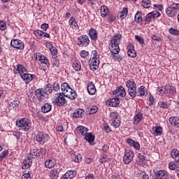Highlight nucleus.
Listing matches in <instances>:
<instances>
[{"mask_svg":"<svg viewBox=\"0 0 179 179\" xmlns=\"http://www.w3.org/2000/svg\"><path fill=\"white\" fill-rule=\"evenodd\" d=\"M113 94H116V96L120 97H125L127 96V91H125L124 87L118 86L115 90L113 91Z\"/></svg>","mask_w":179,"mask_h":179,"instance_id":"dca6fc26","label":"nucleus"},{"mask_svg":"<svg viewBox=\"0 0 179 179\" xmlns=\"http://www.w3.org/2000/svg\"><path fill=\"white\" fill-rule=\"evenodd\" d=\"M103 131L108 134V132H111V127L107 123L103 124Z\"/></svg>","mask_w":179,"mask_h":179,"instance_id":"0e129e2a","label":"nucleus"},{"mask_svg":"<svg viewBox=\"0 0 179 179\" xmlns=\"http://www.w3.org/2000/svg\"><path fill=\"white\" fill-rule=\"evenodd\" d=\"M16 125L20 128V131H24V132H29V131L31 129V124L30 120L27 118H22L20 120H17Z\"/></svg>","mask_w":179,"mask_h":179,"instance_id":"20e7f679","label":"nucleus"},{"mask_svg":"<svg viewBox=\"0 0 179 179\" xmlns=\"http://www.w3.org/2000/svg\"><path fill=\"white\" fill-rule=\"evenodd\" d=\"M106 103L110 106V107H117L120 104V99L113 98L106 101Z\"/></svg>","mask_w":179,"mask_h":179,"instance_id":"cd10ccee","label":"nucleus"},{"mask_svg":"<svg viewBox=\"0 0 179 179\" xmlns=\"http://www.w3.org/2000/svg\"><path fill=\"white\" fill-rule=\"evenodd\" d=\"M61 90V86H59V83H53V92H59V90Z\"/></svg>","mask_w":179,"mask_h":179,"instance_id":"bf43d9fd","label":"nucleus"},{"mask_svg":"<svg viewBox=\"0 0 179 179\" xmlns=\"http://www.w3.org/2000/svg\"><path fill=\"white\" fill-rule=\"evenodd\" d=\"M50 177L51 179H58V177H59L58 169H52L50 172Z\"/></svg>","mask_w":179,"mask_h":179,"instance_id":"c9c22d12","label":"nucleus"},{"mask_svg":"<svg viewBox=\"0 0 179 179\" xmlns=\"http://www.w3.org/2000/svg\"><path fill=\"white\" fill-rule=\"evenodd\" d=\"M52 103L57 107L64 106V104H66V99H65V95L61 92L53 94Z\"/></svg>","mask_w":179,"mask_h":179,"instance_id":"7ed1b4c3","label":"nucleus"},{"mask_svg":"<svg viewBox=\"0 0 179 179\" xmlns=\"http://www.w3.org/2000/svg\"><path fill=\"white\" fill-rule=\"evenodd\" d=\"M13 71L15 75H17V73H19L20 76L22 75H24L25 72H27V69H26V67H24V66L22 64L17 65V68H15Z\"/></svg>","mask_w":179,"mask_h":179,"instance_id":"4be33fe9","label":"nucleus"},{"mask_svg":"<svg viewBox=\"0 0 179 179\" xmlns=\"http://www.w3.org/2000/svg\"><path fill=\"white\" fill-rule=\"evenodd\" d=\"M89 44H90V40L89 39V36H87V35H82L78 38L77 45L79 47H87Z\"/></svg>","mask_w":179,"mask_h":179,"instance_id":"9d476101","label":"nucleus"},{"mask_svg":"<svg viewBox=\"0 0 179 179\" xmlns=\"http://www.w3.org/2000/svg\"><path fill=\"white\" fill-rule=\"evenodd\" d=\"M84 136L87 142H89L90 145H93V142H94V136H93L92 133H87V134Z\"/></svg>","mask_w":179,"mask_h":179,"instance_id":"58836bf2","label":"nucleus"},{"mask_svg":"<svg viewBox=\"0 0 179 179\" xmlns=\"http://www.w3.org/2000/svg\"><path fill=\"white\" fill-rule=\"evenodd\" d=\"M80 57H81V58H86L87 57H89V52L86 50H82L80 52Z\"/></svg>","mask_w":179,"mask_h":179,"instance_id":"e2e57ef3","label":"nucleus"},{"mask_svg":"<svg viewBox=\"0 0 179 179\" xmlns=\"http://www.w3.org/2000/svg\"><path fill=\"white\" fill-rule=\"evenodd\" d=\"M10 45L17 50H23L24 48V43L19 39H13L10 42Z\"/></svg>","mask_w":179,"mask_h":179,"instance_id":"ddd939ff","label":"nucleus"},{"mask_svg":"<svg viewBox=\"0 0 179 179\" xmlns=\"http://www.w3.org/2000/svg\"><path fill=\"white\" fill-rule=\"evenodd\" d=\"M76 177V171H67L65 174H64L60 179H72Z\"/></svg>","mask_w":179,"mask_h":179,"instance_id":"b1692460","label":"nucleus"},{"mask_svg":"<svg viewBox=\"0 0 179 179\" xmlns=\"http://www.w3.org/2000/svg\"><path fill=\"white\" fill-rule=\"evenodd\" d=\"M42 90L45 92V94L48 96V94H51L52 93V87L51 84H46L43 88H41Z\"/></svg>","mask_w":179,"mask_h":179,"instance_id":"79ce46f5","label":"nucleus"},{"mask_svg":"<svg viewBox=\"0 0 179 179\" xmlns=\"http://www.w3.org/2000/svg\"><path fill=\"white\" fill-rule=\"evenodd\" d=\"M52 108V105L50 103H45L42 107H41V111L42 113H44L45 114L47 113H50Z\"/></svg>","mask_w":179,"mask_h":179,"instance_id":"7c9ffc66","label":"nucleus"},{"mask_svg":"<svg viewBox=\"0 0 179 179\" xmlns=\"http://www.w3.org/2000/svg\"><path fill=\"white\" fill-rule=\"evenodd\" d=\"M110 162V158L106 155H102L99 159V163L103 164V163H107Z\"/></svg>","mask_w":179,"mask_h":179,"instance_id":"603ef678","label":"nucleus"},{"mask_svg":"<svg viewBox=\"0 0 179 179\" xmlns=\"http://www.w3.org/2000/svg\"><path fill=\"white\" fill-rule=\"evenodd\" d=\"M0 30H1V31L6 30V23L3 20L0 21Z\"/></svg>","mask_w":179,"mask_h":179,"instance_id":"338daca9","label":"nucleus"},{"mask_svg":"<svg viewBox=\"0 0 179 179\" xmlns=\"http://www.w3.org/2000/svg\"><path fill=\"white\" fill-rule=\"evenodd\" d=\"M69 26L71 29H76L78 27V23H76V20H75V17H71L69 21Z\"/></svg>","mask_w":179,"mask_h":179,"instance_id":"49530a36","label":"nucleus"},{"mask_svg":"<svg viewBox=\"0 0 179 179\" xmlns=\"http://www.w3.org/2000/svg\"><path fill=\"white\" fill-rule=\"evenodd\" d=\"M169 122L175 127V128H179V118L178 117H171L169 118Z\"/></svg>","mask_w":179,"mask_h":179,"instance_id":"473e14b6","label":"nucleus"},{"mask_svg":"<svg viewBox=\"0 0 179 179\" xmlns=\"http://www.w3.org/2000/svg\"><path fill=\"white\" fill-rule=\"evenodd\" d=\"M169 8H171L173 10H177V9H179V3H173L170 5Z\"/></svg>","mask_w":179,"mask_h":179,"instance_id":"774afa93","label":"nucleus"},{"mask_svg":"<svg viewBox=\"0 0 179 179\" xmlns=\"http://www.w3.org/2000/svg\"><path fill=\"white\" fill-rule=\"evenodd\" d=\"M169 33V34H172V36H179V30L174 28H170Z\"/></svg>","mask_w":179,"mask_h":179,"instance_id":"6e6d98bb","label":"nucleus"},{"mask_svg":"<svg viewBox=\"0 0 179 179\" xmlns=\"http://www.w3.org/2000/svg\"><path fill=\"white\" fill-rule=\"evenodd\" d=\"M152 134L154 136H162L163 134V127L161 126H156L152 128Z\"/></svg>","mask_w":179,"mask_h":179,"instance_id":"5701e85b","label":"nucleus"},{"mask_svg":"<svg viewBox=\"0 0 179 179\" xmlns=\"http://www.w3.org/2000/svg\"><path fill=\"white\" fill-rule=\"evenodd\" d=\"M153 9H155L156 10H153L151 13H149L145 16L144 20V22H145V24L147 23H150L152 19H156V17H160L162 14L157 10H162L163 9V6L159 4H153Z\"/></svg>","mask_w":179,"mask_h":179,"instance_id":"f257e3e1","label":"nucleus"},{"mask_svg":"<svg viewBox=\"0 0 179 179\" xmlns=\"http://www.w3.org/2000/svg\"><path fill=\"white\" fill-rule=\"evenodd\" d=\"M88 36L92 41H97V39L99 38V34L97 33V31L93 28H91L89 30Z\"/></svg>","mask_w":179,"mask_h":179,"instance_id":"393cba45","label":"nucleus"},{"mask_svg":"<svg viewBox=\"0 0 179 179\" xmlns=\"http://www.w3.org/2000/svg\"><path fill=\"white\" fill-rule=\"evenodd\" d=\"M129 48V49L127 51V55H129L130 58H136V50H135V47H134L132 45H130Z\"/></svg>","mask_w":179,"mask_h":179,"instance_id":"c85d7f7f","label":"nucleus"},{"mask_svg":"<svg viewBox=\"0 0 179 179\" xmlns=\"http://www.w3.org/2000/svg\"><path fill=\"white\" fill-rule=\"evenodd\" d=\"M34 78H36L35 74H30L26 72L21 76V78L27 85L30 83V82H31Z\"/></svg>","mask_w":179,"mask_h":179,"instance_id":"f3484780","label":"nucleus"},{"mask_svg":"<svg viewBox=\"0 0 179 179\" xmlns=\"http://www.w3.org/2000/svg\"><path fill=\"white\" fill-rule=\"evenodd\" d=\"M35 95L37 100L41 103L43 101H45L47 100V94L45 92L42 88H38L35 91Z\"/></svg>","mask_w":179,"mask_h":179,"instance_id":"1a4fd4ad","label":"nucleus"},{"mask_svg":"<svg viewBox=\"0 0 179 179\" xmlns=\"http://www.w3.org/2000/svg\"><path fill=\"white\" fill-rule=\"evenodd\" d=\"M57 162L55 159H49L44 163V166L46 169H54Z\"/></svg>","mask_w":179,"mask_h":179,"instance_id":"a878e982","label":"nucleus"},{"mask_svg":"<svg viewBox=\"0 0 179 179\" xmlns=\"http://www.w3.org/2000/svg\"><path fill=\"white\" fill-rule=\"evenodd\" d=\"M110 121H111L112 127L114 128H120L121 127V118L117 112H111L109 115Z\"/></svg>","mask_w":179,"mask_h":179,"instance_id":"423d86ee","label":"nucleus"},{"mask_svg":"<svg viewBox=\"0 0 179 179\" xmlns=\"http://www.w3.org/2000/svg\"><path fill=\"white\" fill-rule=\"evenodd\" d=\"M109 50L112 54H118L120 51V43L110 42L109 45Z\"/></svg>","mask_w":179,"mask_h":179,"instance_id":"6ab92c4d","label":"nucleus"},{"mask_svg":"<svg viewBox=\"0 0 179 179\" xmlns=\"http://www.w3.org/2000/svg\"><path fill=\"white\" fill-rule=\"evenodd\" d=\"M126 142L131 148H134L136 150H139L141 149V144H139V142L135 141L132 138H127Z\"/></svg>","mask_w":179,"mask_h":179,"instance_id":"aec40b11","label":"nucleus"},{"mask_svg":"<svg viewBox=\"0 0 179 179\" xmlns=\"http://www.w3.org/2000/svg\"><path fill=\"white\" fill-rule=\"evenodd\" d=\"M77 131L79 134H81V135H83V136H86V135H87V128L83 126H78L77 127Z\"/></svg>","mask_w":179,"mask_h":179,"instance_id":"ea45409f","label":"nucleus"},{"mask_svg":"<svg viewBox=\"0 0 179 179\" xmlns=\"http://www.w3.org/2000/svg\"><path fill=\"white\" fill-rule=\"evenodd\" d=\"M166 13L169 17H174V16L177 15V12H176V10L171 8L170 6L166 9Z\"/></svg>","mask_w":179,"mask_h":179,"instance_id":"a19ab883","label":"nucleus"},{"mask_svg":"<svg viewBox=\"0 0 179 179\" xmlns=\"http://www.w3.org/2000/svg\"><path fill=\"white\" fill-rule=\"evenodd\" d=\"M43 153V148L41 150H38L37 148L31 149L29 152V153L27 155L29 159H36V157H40L41 154Z\"/></svg>","mask_w":179,"mask_h":179,"instance_id":"9b49d317","label":"nucleus"},{"mask_svg":"<svg viewBox=\"0 0 179 179\" xmlns=\"http://www.w3.org/2000/svg\"><path fill=\"white\" fill-rule=\"evenodd\" d=\"M87 90L91 96H93V94H96V86L93 85V83L90 82L88 83Z\"/></svg>","mask_w":179,"mask_h":179,"instance_id":"c756f323","label":"nucleus"},{"mask_svg":"<svg viewBox=\"0 0 179 179\" xmlns=\"http://www.w3.org/2000/svg\"><path fill=\"white\" fill-rule=\"evenodd\" d=\"M35 139L40 145H44L50 139V136L45 133L38 131L35 136Z\"/></svg>","mask_w":179,"mask_h":179,"instance_id":"0eeeda50","label":"nucleus"},{"mask_svg":"<svg viewBox=\"0 0 179 179\" xmlns=\"http://www.w3.org/2000/svg\"><path fill=\"white\" fill-rule=\"evenodd\" d=\"M136 40L139 43V44H145V41L142 38V37L139 35L135 36Z\"/></svg>","mask_w":179,"mask_h":179,"instance_id":"69168bd1","label":"nucleus"},{"mask_svg":"<svg viewBox=\"0 0 179 179\" xmlns=\"http://www.w3.org/2000/svg\"><path fill=\"white\" fill-rule=\"evenodd\" d=\"M90 68L91 71L94 72L99 69V65H100V60L99 59H90Z\"/></svg>","mask_w":179,"mask_h":179,"instance_id":"2eb2a0df","label":"nucleus"},{"mask_svg":"<svg viewBox=\"0 0 179 179\" xmlns=\"http://www.w3.org/2000/svg\"><path fill=\"white\" fill-rule=\"evenodd\" d=\"M31 164H33V159L31 158H29L27 155V158L23 160L22 163V169L23 170H27V169H30L31 167Z\"/></svg>","mask_w":179,"mask_h":179,"instance_id":"412c9836","label":"nucleus"},{"mask_svg":"<svg viewBox=\"0 0 179 179\" xmlns=\"http://www.w3.org/2000/svg\"><path fill=\"white\" fill-rule=\"evenodd\" d=\"M73 68L74 71H76V72H79V71L82 69V64H80V62L76 61L73 63Z\"/></svg>","mask_w":179,"mask_h":179,"instance_id":"de8ad7c7","label":"nucleus"},{"mask_svg":"<svg viewBox=\"0 0 179 179\" xmlns=\"http://www.w3.org/2000/svg\"><path fill=\"white\" fill-rule=\"evenodd\" d=\"M85 113V110L83 109L78 108L75 110L74 113H73V118H79L82 117V115Z\"/></svg>","mask_w":179,"mask_h":179,"instance_id":"c03bdc74","label":"nucleus"},{"mask_svg":"<svg viewBox=\"0 0 179 179\" xmlns=\"http://www.w3.org/2000/svg\"><path fill=\"white\" fill-rule=\"evenodd\" d=\"M8 150L3 151L0 154V162H2V160H3V159H5L6 157V156H8Z\"/></svg>","mask_w":179,"mask_h":179,"instance_id":"052dcab7","label":"nucleus"},{"mask_svg":"<svg viewBox=\"0 0 179 179\" xmlns=\"http://www.w3.org/2000/svg\"><path fill=\"white\" fill-rule=\"evenodd\" d=\"M118 16H120V19H121V20L125 19V17L128 16V8H123L122 10L119 13Z\"/></svg>","mask_w":179,"mask_h":179,"instance_id":"37998d69","label":"nucleus"},{"mask_svg":"<svg viewBox=\"0 0 179 179\" xmlns=\"http://www.w3.org/2000/svg\"><path fill=\"white\" fill-rule=\"evenodd\" d=\"M142 118H143V113L137 112L134 116L133 124H134V125H138V123L142 121Z\"/></svg>","mask_w":179,"mask_h":179,"instance_id":"bb28decb","label":"nucleus"},{"mask_svg":"<svg viewBox=\"0 0 179 179\" xmlns=\"http://www.w3.org/2000/svg\"><path fill=\"white\" fill-rule=\"evenodd\" d=\"M87 110L89 111L90 115L96 114V112L98 111L99 108L96 106H93L88 108Z\"/></svg>","mask_w":179,"mask_h":179,"instance_id":"864d4df0","label":"nucleus"},{"mask_svg":"<svg viewBox=\"0 0 179 179\" xmlns=\"http://www.w3.org/2000/svg\"><path fill=\"white\" fill-rule=\"evenodd\" d=\"M166 90V97H174L176 94H177V91L176 90V87L171 85H165Z\"/></svg>","mask_w":179,"mask_h":179,"instance_id":"f8f14e48","label":"nucleus"},{"mask_svg":"<svg viewBox=\"0 0 179 179\" xmlns=\"http://www.w3.org/2000/svg\"><path fill=\"white\" fill-rule=\"evenodd\" d=\"M100 10L101 17H106V16L108 15V12H110V10H108V7H107L106 6H101Z\"/></svg>","mask_w":179,"mask_h":179,"instance_id":"4c0bfd02","label":"nucleus"},{"mask_svg":"<svg viewBox=\"0 0 179 179\" xmlns=\"http://www.w3.org/2000/svg\"><path fill=\"white\" fill-rule=\"evenodd\" d=\"M20 102L17 100H14L9 103L10 108H17Z\"/></svg>","mask_w":179,"mask_h":179,"instance_id":"3c124183","label":"nucleus"},{"mask_svg":"<svg viewBox=\"0 0 179 179\" xmlns=\"http://www.w3.org/2000/svg\"><path fill=\"white\" fill-rule=\"evenodd\" d=\"M122 35L121 34H116L113 36L112 40H110V43H113L115 44H120L121 43V38Z\"/></svg>","mask_w":179,"mask_h":179,"instance_id":"72a5a7b5","label":"nucleus"},{"mask_svg":"<svg viewBox=\"0 0 179 179\" xmlns=\"http://www.w3.org/2000/svg\"><path fill=\"white\" fill-rule=\"evenodd\" d=\"M134 157H135V153H134V151L129 149H126L124 150V155L123 157V162L124 164H129V163L134 160Z\"/></svg>","mask_w":179,"mask_h":179,"instance_id":"6e6552de","label":"nucleus"},{"mask_svg":"<svg viewBox=\"0 0 179 179\" xmlns=\"http://www.w3.org/2000/svg\"><path fill=\"white\" fill-rule=\"evenodd\" d=\"M34 34L36 36V37L41 39V38H43L44 32L40 30H36V31H34Z\"/></svg>","mask_w":179,"mask_h":179,"instance_id":"4d7b16f0","label":"nucleus"},{"mask_svg":"<svg viewBox=\"0 0 179 179\" xmlns=\"http://www.w3.org/2000/svg\"><path fill=\"white\" fill-rule=\"evenodd\" d=\"M110 57L113 58V59H114V61H121L122 59V57H120V55H118V54H114L113 53Z\"/></svg>","mask_w":179,"mask_h":179,"instance_id":"680f3d73","label":"nucleus"},{"mask_svg":"<svg viewBox=\"0 0 179 179\" xmlns=\"http://www.w3.org/2000/svg\"><path fill=\"white\" fill-rule=\"evenodd\" d=\"M48 48L50 50V54L55 57V55H57L58 54V51L57 50V48L52 45L51 44H48Z\"/></svg>","mask_w":179,"mask_h":179,"instance_id":"09e8293b","label":"nucleus"},{"mask_svg":"<svg viewBox=\"0 0 179 179\" xmlns=\"http://www.w3.org/2000/svg\"><path fill=\"white\" fill-rule=\"evenodd\" d=\"M155 178L156 179H167L169 178V174L167 173V171L164 170H159L157 171L155 173Z\"/></svg>","mask_w":179,"mask_h":179,"instance_id":"a211bd4d","label":"nucleus"},{"mask_svg":"<svg viewBox=\"0 0 179 179\" xmlns=\"http://www.w3.org/2000/svg\"><path fill=\"white\" fill-rule=\"evenodd\" d=\"M51 62L53 66H55L56 68H58L59 66V60H58V59L52 57Z\"/></svg>","mask_w":179,"mask_h":179,"instance_id":"13d9d810","label":"nucleus"},{"mask_svg":"<svg viewBox=\"0 0 179 179\" xmlns=\"http://www.w3.org/2000/svg\"><path fill=\"white\" fill-rule=\"evenodd\" d=\"M157 94L159 96H164L166 94V85L162 87H158L156 90Z\"/></svg>","mask_w":179,"mask_h":179,"instance_id":"a18cd8bd","label":"nucleus"},{"mask_svg":"<svg viewBox=\"0 0 179 179\" xmlns=\"http://www.w3.org/2000/svg\"><path fill=\"white\" fill-rule=\"evenodd\" d=\"M171 156L176 163H179V151L177 149H174L171 152Z\"/></svg>","mask_w":179,"mask_h":179,"instance_id":"f704fd0d","label":"nucleus"},{"mask_svg":"<svg viewBox=\"0 0 179 179\" xmlns=\"http://www.w3.org/2000/svg\"><path fill=\"white\" fill-rule=\"evenodd\" d=\"M126 86L128 89V94L131 97V99H135L136 97V83L134 79H130L126 81Z\"/></svg>","mask_w":179,"mask_h":179,"instance_id":"39448f33","label":"nucleus"},{"mask_svg":"<svg viewBox=\"0 0 179 179\" xmlns=\"http://www.w3.org/2000/svg\"><path fill=\"white\" fill-rule=\"evenodd\" d=\"M152 0H142L141 1V5L142 6H143V8H150V6H152Z\"/></svg>","mask_w":179,"mask_h":179,"instance_id":"8fccbe9b","label":"nucleus"},{"mask_svg":"<svg viewBox=\"0 0 179 179\" xmlns=\"http://www.w3.org/2000/svg\"><path fill=\"white\" fill-rule=\"evenodd\" d=\"M138 92H136V96H138V97L146 96V93H148V92L146 91V87L143 85L138 87Z\"/></svg>","mask_w":179,"mask_h":179,"instance_id":"2f4dec72","label":"nucleus"},{"mask_svg":"<svg viewBox=\"0 0 179 179\" xmlns=\"http://www.w3.org/2000/svg\"><path fill=\"white\" fill-rule=\"evenodd\" d=\"M61 90L62 94H63L65 97H68V99H70L71 100H75L76 92H75V90L71 88L69 84L67 83H62L61 85Z\"/></svg>","mask_w":179,"mask_h":179,"instance_id":"f03ea898","label":"nucleus"},{"mask_svg":"<svg viewBox=\"0 0 179 179\" xmlns=\"http://www.w3.org/2000/svg\"><path fill=\"white\" fill-rule=\"evenodd\" d=\"M36 58L41 62V64L46 65V68H50V60H48V58H47L44 55L38 53L36 55Z\"/></svg>","mask_w":179,"mask_h":179,"instance_id":"4468645a","label":"nucleus"},{"mask_svg":"<svg viewBox=\"0 0 179 179\" xmlns=\"http://www.w3.org/2000/svg\"><path fill=\"white\" fill-rule=\"evenodd\" d=\"M135 22L137 23H140V22H142V15H141V12L138 11L134 17Z\"/></svg>","mask_w":179,"mask_h":179,"instance_id":"5fc2aeb1","label":"nucleus"},{"mask_svg":"<svg viewBox=\"0 0 179 179\" xmlns=\"http://www.w3.org/2000/svg\"><path fill=\"white\" fill-rule=\"evenodd\" d=\"M71 159L74 163H80L82 162V155L79 153H74L71 155Z\"/></svg>","mask_w":179,"mask_h":179,"instance_id":"e433bc0d","label":"nucleus"}]
</instances>
